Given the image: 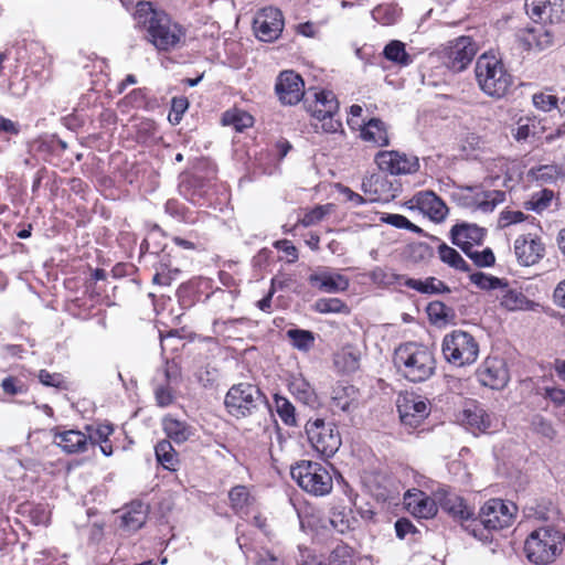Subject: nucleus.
Returning <instances> with one entry per match:
<instances>
[{
	"label": "nucleus",
	"instance_id": "1",
	"mask_svg": "<svg viewBox=\"0 0 565 565\" xmlns=\"http://www.w3.org/2000/svg\"><path fill=\"white\" fill-rule=\"evenodd\" d=\"M134 18L136 26L145 30L146 41L157 51L169 53L185 44L186 29L150 2H138Z\"/></svg>",
	"mask_w": 565,
	"mask_h": 565
},
{
	"label": "nucleus",
	"instance_id": "2",
	"mask_svg": "<svg viewBox=\"0 0 565 565\" xmlns=\"http://www.w3.org/2000/svg\"><path fill=\"white\" fill-rule=\"evenodd\" d=\"M394 363L403 376L413 383L429 380L436 371L433 351L414 342L402 344L395 350Z\"/></svg>",
	"mask_w": 565,
	"mask_h": 565
},
{
	"label": "nucleus",
	"instance_id": "3",
	"mask_svg": "<svg viewBox=\"0 0 565 565\" xmlns=\"http://www.w3.org/2000/svg\"><path fill=\"white\" fill-rule=\"evenodd\" d=\"M475 73L480 89L493 98L505 96L513 83V77L502 60L491 52L478 57Z\"/></svg>",
	"mask_w": 565,
	"mask_h": 565
},
{
	"label": "nucleus",
	"instance_id": "4",
	"mask_svg": "<svg viewBox=\"0 0 565 565\" xmlns=\"http://www.w3.org/2000/svg\"><path fill=\"white\" fill-rule=\"evenodd\" d=\"M470 281L478 288L491 291L493 297L499 301L500 308L507 311H529L534 310L537 306L530 300L520 289L510 286L509 281L503 278L477 271L469 276Z\"/></svg>",
	"mask_w": 565,
	"mask_h": 565
},
{
	"label": "nucleus",
	"instance_id": "5",
	"mask_svg": "<svg viewBox=\"0 0 565 565\" xmlns=\"http://www.w3.org/2000/svg\"><path fill=\"white\" fill-rule=\"evenodd\" d=\"M564 541L565 535L555 527L542 526L527 536L524 543V553L531 563L546 565L561 553Z\"/></svg>",
	"mask_w": 565,
	"mask_h": 565
},
{
	"label": "nucleus",
	"instance_id": "6",
	"mask_svg": "<svg viewBox=\"0 0 565 565\" xmlns=\"http://www.w3.org/2000/svg\"><path fill=\"white\" fill-rule=\"evenodd\" d=\"M441 352L448 363L463 367L477 361L479 344L469 332L454 330L444 337Z\"/></svg>",
	"mask_w": 565,
	"mask_h": 565
},
{
	"label": "nucleus",
	"instance_id": "7",
	"mask_svg": "<svg viewBox=\"0 0 565 565\" xmlns=\"http://www.w3.org/2000/svg\"><path fill=\"white\" fill-rule=\"evenodd\" d=\"M290 475L302 490L316 497L329 494L333 488L329 470L319 462L301 461L291 467Z\"/></svg>",
	"mask_w": 565,
	"mask_h": 565
},
{
	"label": "nucleus",
	"instance_id": "8",
	"mask_svg": "<svg viewBox=\"0 0 565 565\" xmlns=\"http://www.w3.org/2000/svg\"><path fill=\"white\" fill-rule=\"evenodd\" d=\"M265 395L254 384H234L225 395L224 405L230 415L243 418L254 414L265 403Z\"/></svg>",
	"mask_w": 565,
	"mask_h": 565
},
{
	"label": "nucleus",
	"instance_id": "9",
	"mask_svg": "<svg viewBox=\"0 0 565 565\" xmlns=\"http://www.w3.org/2000/svg\"><path fill=\"white\" fill-rule=\"evenodd\" d=\"M516 505L502 499H490L480 509L478 516V533H482V539H487L484 530L498 531L508 527L516 513Z\"/></svg>",
	"mask_w": 565,
	"mask_h": 565
},
{
	"label": "nucleus",
	"instance_id": "10",
	"mask_svg": "<svg viewBox=\"0 0 565 565\" xmlns=\"http://www.w3.org/2000/svg\"><path fill=\"white\" fill-rule=\"evenodd\" d=\"M306 434L313 449L322 457H332L341 446V436L337 426L316 418L306 424Z\"/></svg>",
	"mask_w": 565,
	"mask_h": 565
},
{
	"label": "nucleus",
	"instance_id": "11",
	"mask_svg": "<svg viewBox=\"0 0 565 565\" xmlns=\"http://www.w3.org/2000/svg\"><path fill=\"white\" fill-rule=\"evenodd\" d=\"M441 509L452 516L455 520L461 523L468 522L466 529L477 539L482 537V533H478L476 526L478 525L477 519H475L473 509L470 508L466 501L458 494L451 492L446 487H439L435 492Z\"/></svg>",
	"mask_w": 565,
	"mask_h": 565
},
{
	"label": "nucleus",
	"instance_id": "12",
	"mask_svg": "<svg viewBox=\"0 0 565 565\" xmlns=\"http://www.w3.org/2000/svg\"><path fill=\"white\" fill-rule=\"evenodd\" d=\"M308 109L321 122L323 131L337 132L342 128L341 120L334 118L339 110V103L333 92H316L315 102L308 106Z\"/></svg>",
	"mask_w": 565,
	"mask_h": 565
},
{
	"label": "nucleus",
	"instance_id": "13",
	"mask_svg": "<svg viewBox=\"0 0 565 565\" xmlns=\"http://www.w3.org/2000/svg\"><path fill=\"white\" fill-rule=\"evenodd\" d=\"M477 44L470 36H459L449 41L443 51V63L452 72H461L472 62Z\"/></svg>",
	"mask_w": 565,
	"mask_h": 565
},
{
	"label": "nucleus",
	"instance_id": "14",
	"mask_svg": "<svg viewBox=\"0 0 565 565\" xmlns=\"http://www.w3.org/2000/svg\"><path fill=\"white\" fill-rule=\"evenodd\" d=\"M284 24L281 11L274 7H267L256 13L253 30L259 41L270 43L280 36Z\"/></svg>",
	"mask_w": 565,
	"mask_h": 565
},
{
	"label": "nucleus",
	"instance_id": "15",
	"mask_svg": "<svg viewBox=\"0 0 565 565\" xmlns=\"http://www.w3.org/2000/svg\"><path fill=\"white\" fill-rule=\"evenodd\" d=\"M374 161L381 171L392 175L413 174L419 170V160L416 156H408L397 150L379 151Z\"/></svg>",
	"mask_w": 565,
	"mask_h": 565
},
{
	"label": "nucleus",
	"instance_id": "16",
	"mask_svg": "<svg viewBox=\"0 0 565 565\" xmlns=\"http://www.w3.org/2000/svg\"><path fill=\"white\" fill-rule=\"evenodd\" d=\"M397 411L401 422L409 428L418 427L429 415V403L414 393H406L397 398Z\"/></svg>",
	"mask_w": 565,
	"mask_h": 565
},
{
	"label": "nucleus",
	"instance_id": "17",
	"mask_svg": "<svg viewBox=\"0 0 565 565\" xmlns=\"http://www.w3.org/2000/svg\"><path fill=\"white\" fill-rule=\"evenodd\" d=\"M458 420L473 435L489 434L495 428V418L477 401H469L458 414Z\"/></svg>",
	"mask_w": 565,
	"mask_h": 565
},
{
	"label": "nucleus",
	"instance_id": "18",
	"mask_svg": "<svg viewBox=\"0 0 565 565\" xmlns=\"http://www.w3.org/2000/svg\"><path fill=\"white\" fill-rule=\"evenodd\" d=\"M275 92L281 104L296 105L305 95L303 79L294 71H284L277 76Z\"/></svg>",
	"mask_w": 565,
	"mask_h": 565
},
{
	"label": "nucleus",
	"instance_id": "19",
	"mask_svg": "<svg viewBox=\"0 0 565 565\" xmlns=\"http://www.w3.org/2000/svg\"><path fill=\"white\" fill-rule=\"evenodd\" d=\"M479 382L492 390H501L509 382L505 362L499 358H488L477 371Z\"/></svg>",
	"mask_w": 565,
	"mask_h": 565
},
{
	"label": "nucleus",
	"instance_id": "20",
	"mask_svg": "<svg viewBox=\"0 0 565 565\" xmlns=\"http://www.w3.org/2000/svg\"><path fill=\"white\" fill-rule=\"evenodd\" d=\"M514 254L520 265L532 266L544 257L545 245L537 236L522 235L514 241Z\"/></svg>",
	"mask_w": 565,
	"mask_h": 565
},
{
	"label": "nucleus",
	"instance_id": "21",
	"mask_svg": "<svg viewBox=\"0 0 565 565\" xmlns=\"http://www.w3.org/2000/svg\"><path fill=\"white\" fill-rule=\"evenodd\" d=\"M486 230L471 223H459L451 227L450 238L463 253L483 243Z\"/></svg>",
	"mask_w": 565,
	"mask_h": 565
},
{
	"label": "nucleus",
	"instance_id": "22",
	"mask_svg": "<svg viewBox=\"0 0 565 565\" xmlns=\"http://www.w3.org/2000/svg\"><path fill=\"white\" fill-rule=\"evenodd\" d=\"M524 7L535 22L554 23L562 20V0H525Z\"/></svg>",
	"mask_w": 565,
	"mask_h": 565
},
{
	"label": "nucleus",
	"instance_id": "23",
	"mask_svg": "<svg viewBox=\"0 0 565 565\" xmlns=\"http://www.w3.org/2000/svg\"><path fill=\"white\" fill-rule=\"evenodd\" d=\"M411 202L431 221L436 223L443 222L447 214L448 207L445 202L433 191H420L413 196Z\"/></svg>",
	"mask_w": 565,
	"mask_h": 565
},
{
	"label": "nucleus",
	"instance_id": "24",
	"mask_svg": "<svg viewBox=\"0 0 565 565\" xmlns=\"http://www.w3.org/2000/svg\"><path fill=\"white\" fill-rule=\"evenodd\" d=\"M359 393L353 385L338 384L332 388L330 409L333 415L350 414L358 407Z\"/></svg>",
	"mask_w": 565,
	"mask_h": 565
},
{
	"label": "nucleus",
	"instance_id": "25",
	"mask_svg": "<svg viewBox=\"0 0 565 565\" xmlns=\"http://www.w3.org/2000/svg\"><path fill=\"white\" fill-rule=\"evenodd\" d=\"M404 500L407 510L416 518L431 519L437 514L435 500L420 490L407 491Z\"/></svg>",
	"mask_w": 565,
	"mask_h": 565
},
{
	"label": "nucleus",
	"instance_id": "26",
	"mask_svg": "<svg viewBox=\"0 0 565 565\" xmlns=\"http://www.w3.org/2000/svg\"><path fill=\"white\" fill-rule=\"evenodd\" d=\"M308 281L312 287L329 294L345 291L350 286V280L347 276L329 270L311 274Z\"/></svg>",
	"mask_w": 565,
	"mask_h": 565
},
{
	"label": "nucleus",
	"instance_id": "27",
	"mask_svg": "<svg viewBox=\"0 0 565 565\" xmlns=\"http://www.w3.org/2000/svg\"><path fill=\"white\" fill-rule=\"evenodd\" d=\"M361 139L372 147H386L390 145V135L386 124L379 118H371L360 129Z\"/></svg>",
	"mask_w": 565,
	"mask_h": 565
},
{
	"label": "nucleus",
	"instance_id": "28",
	"mask_svg": "<svg viewBox=\"0 0 565 565\" xmlns=\"http://www.w3.org/2000/svg\"><path fill=\"white\" fill-rule=\"evenodd\" d=\"M53 441L68 455L85 452L88 448L87 436L74 429L55 433Z\"/></svg>",
	"mask_w": 565,
	"mask_h": 565
},
{
	"label": "nucleus",
	"instance_id": "29",
	"mask_svg": "<svg viewBox=\"0 0 565 565\" xmlns=\"http://www.w3.org/2000/svg\"><path fill=\"white\" fill-rule=\"evenodd\" d=\"M148 505L141 501H134L128 504L121 515L120 527L132 533L138 531L147 521Z\"/></svg>",
	"mask_w": 565,
	"mask_h": 565
},
{
	"label": "nucleus",
	"instance_id": "30",
	"mask_svg": "<svg viewBox=\"0 0 565 565\" xmlns=\"http://www.w3.org/2000/svg\"><path fill=\"white\" fill-rule=\"evenodd\" d=\"M228 500L232 510L239 516L247 515L249 508L254 503V498L248 488L242 484L235 486L230 490Z\"/></svg>",
	"mask_w": 565,
	"mask_h": 565
},
{
	"label": "nucleus",
	"instance_id": "31",
	"mask_svg": "<svg viewBox=\"0 0 565 565\" xmlns=\"http://www.w3.org/2000/svg\"><path fill=\"white\" fill-rule=\"evenodd\" d=\"M404 286L414 289L424 295H438L449 292L450 288L436 277H427L426 279L404 278Z\"/></svg>",
	"mask_w": 565,
	"mask_h": 565
},
{
	"label": "nucleus",
	"instance_id": "32",
	"mask_svg": "<svg viewBox=\"0 0 565 565\" xmlns=\"http://www.w3.org/2000/svg\"><path fill=\"white\" fill-rule=\"evenodd\" d=\"M330 523L335 531L343 534L354 529L358 520L354 518L351 508L333 504L331 508Z\"/></svg>",
	"mask_w": 565,
	"mask_h": 565
},
{
	"label": "nucleus",
	"instance_id": "33",
	"mask_svg": "<svg viewBox=\"0 0 565 565\" xmlns=\"http://www.w3.org/2000/svg\"><path fill=\"white\" fill-rule=\"evenodd\" d=\"M505 200V193L500 190H489L477 192L471 198L470 206L476 207L484 213L492 212L495 206Z\"/></svg>",
	"mask_w": 565,
	"mask_h": 565
},
{
	"label": "nucleus",
	"instance_id": "34",
	"mask_svg": "<svg viewBox=\"0 0 565 565\" xmlns=\"http://www.w3.org/2000/svg\"><path fill=\"white\" fill-rule=\"evenodd\" d=\"M290 393L301 403L313 406L317 395L310 383L301 375L292 376L288 384Z\"/></svg>",
	"mask_w": 565,
	"mask_h": 565
},
{
	"label": "nucleus",
	"instance_id": "35",
	"mask_svg": "<svg viewBox=\"0 0 565 565\" xmlns=\"http://www.w3.org/2000/svg\"><path fill=\"white\" fill-rule=\"evenodd\" d=\"M163 430L177 444L186 441L192 435V428L185 422L173 417H166L163 419Z\"/></svg>",
	"mask_w": 565,
	"mask_h": 565
},
{
	"label": "nucleus",
	"instance_id": "36",
	"mask_svg": "<svg viewBox=\"0 0 565 565\" xmlns=\"http://www.w3.org/2000/svg\"><path fill=\"white\" fill-rule=\"evenodd\" d=\"M286 338L291 347L301 352L310 351L316 341V334L310 330L290 328L286 331Z\"/></svg>",
	"mask_w": 565,
	"mask_h": 565
},
{
	"label": "nucleus",
	"instance_id": "37",
	"mask_svg": "<svg viewBox=\"0 0 565 565\" xmlns=\"http://www.w3.org/2000/svg\"><path fill=\"white\" fill-rule=\"evenodd\" d=\"M372 18L382 25H393L402 17V8L395 3H384L376 6L372 12Z\"/></svg>",
	"mask_w": 565,
	"mask_h": 565
},
{
	"label": "nucleus",
	"instance_id": "38",
	"mask_svg": "<svg viewBox=\"0 0 565 565\" xmlns=\"http://www.w3.org/2000/svg\"><path fill=\"white\" fill-rule=\"evenodd\" d=\"M426 311L429 320L434 324H447L452 322L456 318L455 310L438 300L429 302Z\"/></svg>",
	"mask_w": 565,
	"mask_h": 565
},
{
	"label": "nucleus",
	"instance_id": "39",
	"mask_svg": "<svg viewBox=\"0 0 565 565\" xmlns=\"http://www.w3.org/2000/svg\"><path fill=\"white\" fill-rule=\"evenodd\" d=\"M438 255L443 263L452 267L456 270L469 273L471 270L469 264L461 257V255L446 243L438 246Z\"/></svg>",
	"mask_w": 565,
	"mask_h": 565
},
{
	"label": "nucleus",
	"instance_id": "40",
	"mask_svg": "<svg viewBox=\"0 0 565 565\" xmlns=\"http://www.w3.org/2000/svg\"><path fill=\"white\" fill-rule=\"evenodd\" d=\"M158 462L168 470H175L178 454L169 440H161L154 447Z\"/></svg>",
	"mask_w": 565,
	"mask_h": 565
},
{
	"label": "nucleus",
	"instance_id": "41",
	"mask_svg": "<svg viewBox=\"0 0 565 565\" xmlns=\"http://www.w3.org/2000/svg\"><path fill=\"white\" fill-rule=\"evenodd\" d=\"M274 405L276 413L278 414L281 422L287 426H296V409L291 402L279 394L274 395Z\"/></svg>",
	"mask_w": 565,
	"mask_h": 565
},
{
	"label": "nucleus",
	"instance_id": "42",
	"mask_svg": "<svg viewBox=\"0 0 565 565\" xmlns=\"http://www.w3.org/2000/svg\"><path fill=\"white\" fill-rule=\"evenodd\" d=\"M384 56L394 63L401 64V65H408L412 63L411 55L406 52L405 45L403 42L394 40L391 41L385 47H384Z\"/></svg>",
	"mask_w": 565,
	"mask_h": 565
},
{
	"label": "nucleus",
	"instance_id": "43",
	"mask_svg": "<svg viewBox=\"0 0 565 565\" xmlns=\"http://www.w3.org/2000/svg\"><path fill=\"white\" fill-rule=\"evenodd\" d=\"M554 196V192L548 189H543L539 192L532 194L531 199L524 202V207L527 211H534L536 213H542L547 210L552 203Z\"/></svg>",
	"mask_w": 565,
	"mask_h": 565
},
{
	"label": "nucleus",
	"instance_id": "44",
	"mask_svg": "<svg viewBox=\"0 0 565 565\" xmlns=\"http://www.w3.org/2000/svg\"><path fill=\"white\" fill-rule=\"evenodd\" d=\"M253 121L254 118L249 114L238 109L225 111L222 118L223 125H232L237 131L250 127Z\"/></svg>",
	"mask_w": 565,
	"mask_h": 565
},
{
	"label": "nucleus",
	"instance_id": "45",
	"mask_svg": "<svg viewBox=\"0 0 565 565\" xmlns=\"http://www.w3.org/2000/svg\"><path fill=\"white\" fill-rule=\"evenodd\" d=\"M525 41L530 47L544 50L552 44V34L543 25H539L529 30Z\"/></svg>",
	"mask_w": 565,
	"mask_h": 565
},
{
	"label": "nucleus",
	"instance_id": "46",
	"mask_svg": "<svg viewBox=\"0 0 565 565\" xmlns=\"http://www.w3.org/2000/svg\"><path fill=\"white\" fill-rule=\"evenodd\" d=\"M313 309L319 313H349V307L339 298H321L315 302Z\"/></svg>",
	"mask_w": 565,
	"mask_h": 565
},
{
	"label": "nucleus",
	"instance_id": "47",
	"mask_svg": "<svg viewBox=\"0 0 565 565\" xmlns=\"http://www.w3.org/2000/svg\"><path fill=\"white\" fill-rule=\"evenodd\" d=\"M329 565H354V552L347 544H338L330 553Z\"/></svg>",
	"mask_w": 565,
	"mask_h": 565
},
{
	"label": "nucleus",
	"instance_id": "48",
	"mask_svg": "<svg viewBox=\"0 0 565 565\" xmlns=\"http://www.w3.org/2000/svg\"><path fill=\"white\" fill-rule=\"evenodd\" d=\"M166 255H162V258L160 259L158 266L156 267V274L152 277L153 284H158L161 286H168L170 285L172 280V273L178 274V268H172L170 262H166L164 258Z\"/></svg>",
	"mask_w": 565,
	"mask_h": 565
},
{
	"label": "nucleus",
	"instance_id": "49",
	"mask_svg": "<svg viewBox=\"0 0 565 565\" xmlns=\"http://www.w3.org/2000/svg\"><path fill=\"white\" fill-rule=\"evenodd\" d=\"M561 173V169L555 164H544L531 169V174L533 178L545 183L556 181Z\"/></svg>",
	"mask_w": 565,
	"mask_h": 565
},
{
	"label": "nucleus",
	"instance_id": "50",
	"mask_svg": "<svg viewBox=\"0 0 565 565\" xmlns=\"http://www.w3.org/2000/svg\"><path fill=\"white\" fill-rule=\"evenodd\" d=\"M476 266L478 267H491L495 263V257L490 247H486L483 250L478 252L471 248L465 253Z\"/></svg>",
	"mask_w": 565,
	"mask_h": 565
},
{
	"label": "nucleus",
	"instance_id": "51",
	"mask_svg": "<svg viewBox=\"0 0 565 565\" xmlns=\"http://www.w3.org/2000/svg\"><path fill=\"white\" fill-rule=\"evenodd\" d=\"M381 222L390 224L396 228H406L412 232H419L420 228L413 224L407 217L401 214L383 213L380 217Z\"/></svg>",
	"mask_w": 565,
	"mask_h": 565
},
{
	"label": "nucleus",
	"instance_id": "52",
	"mask_svg": "<svg viewBox=\"0 0 565 565\" xmlns=\"http://www.w3.org/2000/svg\"><path fill=\"white\" fill-rule=\"evenodd\" d=\"M329 211V205H318L307 212L303 217L299 220V224H301L303 227L316 225L324 218Z\"/></svg>",
	"mask_w": 565,
	"mask_h": 565
},
{
	"label": "nucleus",
	"instance_id": "53",
	"mask_svg": "<svg viewBox=\"0 0 565 565\" xmlns=\"http://www.w3.org/2000/svg\"><path fill=\"white\" fill-rule=\"evenodd\" d=\"M90 431L88 438V445H95L100 441H105L114 433L111 424H100L96 428L87 427Z\"/></svg>",
	"mask_w": 565,
	"mask_h": 565
},
{
	"label": "nucleus",
	"instance_id": "54",
	"mask_svg": "<svg viewBox=\"0 0 565 565\" xmlns=\"http://www.w3.org/2000/svg\"><path fill=\"white\" fill-rule=\"evenodd\" d=\"M557 97L547 93H536L533 95L534 106L543 111H550L557 107Z\"/></svg>",
	"mask_w": 565,
	"mask_h": 565
},
{
	"label": "nucleus",
	"instance_id": "55",
	"mask_svg": "<svg viewBox=\"0 0 565 565\" xmlns=\"http://www.w3.org/2000/svg\"><path fill=\"white\" fill-rule=\"evenodd\" d=\"M1 388L6 394L11 396L22 394L25 391L22 381L14 376L3 379L1 382Z\"/></svg>",
	"mask_w": 565,
	"mask_h": 565
},
{
	"label": "nucleus",
	"instance_id": "56",
	"mask_svg": "<svg viewBox=\"0 0 565 565\" xmlns=\"http://www.w3.org/2000/svg\"><path fill=\"white\" fill-rule=\"evenodd\" d=\"M185 210V206L174 199L168 200L164 204V211L167 214L171 215L172 217L179 218L183 222H188Z\"/></svg>",
	"mask_w": 565,
	"mask_h": 565
},
{
	"label": "nucleus",
	"instance_id": "57",
	"mask_svg": "<svg viewBox=\"0 0 565 565\" xmlns=\"http://www.w3.org/2000/svg\"><path fill=\"white\" fill-rule=\"evenodd\" d=\"M169 385H158L154 388L156 402L160 407H167L173 402V394Z\"/></svg>",
	"mask_w": 565,
	"mask_h": 565
},
{
	"label": "nucleus",
	"instance_id": "58",
	"mask_svg": "<svg viewBox=\"0 0 565 565\" xmlns=\"http://www.w3.org/2000/svg\"><path fill=\"white\" fill-rule=\"evenodd\" d=\"M525 220V215L521 211H503L500 214L499 225L500 227H507L512 224L521 223Z\"/></svg>",
	"mask_w": 565,
	"mask_h": 565
},
{
	"label": "nucleus",
	"instance_id": "59",
	"mask_svg": "<svg viewBox=\"0 0 565 565\" xmlns=\"http://www.w3.org/2000/svg\"><path fill=\"white\" fill-rule=\"evenodd\" d=\"M39 381L45 386L63 387L64 381L60 373H50L46 370L39 372Z\"/></svg>",
	"mask_w": 565,
	"mask_h": 565
},
{
	"label": "nucleus",
	"instance_id": "60",
	"mask_svg": "<svg viewBox=\"0 0 565 565\" xmlns=\"http://www.w3.org/2000/svg\"><path fill=\"white\" fill-rule=\"evenodd\" d=\"M395 531L396 536L403 540L407 534L416 533L417 529L408 519L402 518L395 522Z\"/></svg>",
	"mask_w": 565,
	"mask_h": 565
},
{
	"label": "nucleus",
	"instance_id": "61",
	"mask_svg": "<svg viewBox=\"0 0 565 565\" xmlns=\"http://www.w3.org/2000/svg\"><path fill=\"white\" fill-rule=\"evenodd\" d=\"M20 131L21 126L18 121H13L0 115V134L17 136L20 134Z\"/></svg>",
	"mask_w": 565,
	"mask_h": 565
},
{
	"label": "nucleus",
	"instance_id": "62",
	"mask_svg": "<svg viewBox=\"0 0 565 565\" xmlns=\"http://www.w3.org/2000/svg\"><path fill=\"white\" fill-rule=\"evenodd\" d=\"M339 191L341 194L344 195L345 200L352 204V206H360L366 203V200L360 195L359 193H355L350 188L345 185H339Z\"/></svg>",
	"mask_w": 565,
	"mask_h": 565
},
{
	"label": "nucleus",
	"instance_id": "63",
	"mask_svg": "<svg viewBox=\"0 0 565 565\" xmlns=\"http://www.w3.org/2000/svg\"><path fill=\"white\" fill-rule=\"evenodd\" d=\"M162 374L164 376V381L167 384H171L172 382H177L180 376V370L175 362L167 361L164 367L162 370Z\"/></svg>",
	"mask_w": 565,
	"mask_h": 565
},
{
	"label": "nucleus",
	"instance_id": "64",
	"mask_svg": "<svg viewBox=\"0 0 565 565\" xmlns=\"http://www.w3.org/2000/svg\"><path fill=\"white\" fill-rule=\"evenodd\" d=\"M545 396L557 406L565 404V390L563 388L547 387L545 388Z\"/></svg>",
	"mask_w": 565,
	"mask_h": 565
}]
</instances>
